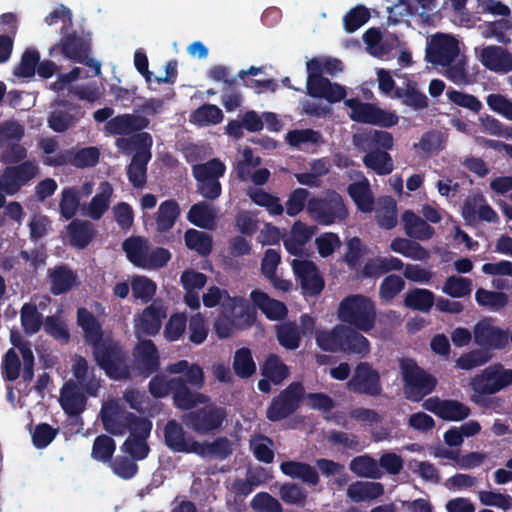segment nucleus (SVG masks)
<instances>
[{"mask_svg": "<svg viewBox=\"0 0 512 512\" xmlns=\"http://www.w3.org/2000/svg\"><path fill=\"white\" fill-rule=\"evenodd\" d=\"M442 292L452 298L470 296L472 292V280L462 276H449L443 284Z\"/></svg>", "mask_w": 512, "mask_h": 512, "instance_id": "bf43d9fd", "label": "nucleus"}, {"mask_svg": "<svg viewBox=\"0 0 512 512\" xmlns=\"http://www.w3.org/2000/svg\"><path fill=\"white\" fill-rule=\"evenodd\" d=\"M166 317V311L162 306L155 303L146 307L139 321L135 324L136 336L140 339L142 336H155L159 333L162 325V319Z\"/></svg>", "mask_w": 512, "mask_h": 512, "instance_id": "bb28decb", "label": "nucleus"}, {"mask_svg": "<svg viewBox=\"0 0 512 512\" xmlns=\"http://www.w3.org/2000/svg\"><path fill=\"white\" fill-rule=\"evenodd\" d=\"M38 174L39 167L29 160L15 166H8L0 178V191H4L7 195H14Z\"/></svg>", "mask_w": 512, "mask_h": 512, "instance_id": "f3484780", "label": "nucleus"}, {"mask_svg": "<svg viewBox=\"0 0 512 512\" xmlns=\"http://www.w3.org/2000/svg\"><path fill=\"white\" fill-rule=\"evenodd\" d=\"M349 469L359 477L371 479L382 477L378 462L367 454L354 457L349 464Z\"/></svg>", "mask_w": 512, "mask_h": 512, "instance_id": "de8ad7c7", "label": "nucleus"}, {"mask_svg": "<svg viewBox=\"0 0 512 512\" xmlns=\"http://www.w3.org/2000/svg\"><path fill=\"white\" fill-rule=\"evenodd\" d=\"M72 373L76 379L75 382L78 383L89 396L97 395L100 384L95 378L94 369L89 368L88 362L83 356L76 355L74 358Z\"/></svg>", "mask_w": 512, "mask_h": 512, "instance_id": "7c9ffc66", "label": "nucleus"}, {"mask_svg": "<svg viewBox=\"0 0 512 512\" xmlns=\"http://www.w3.org/2000/svg\"><path fill=\"white\" fill-rule=\"evenodd\" d=\"M131 374L142 378L156 375L160 369V355L157 346L150 339L139 340L132 350Z\"/></svg>", "mask_w": 512, "mask_h": 512, "instance_id": "f8f14e48", "label": "nucleus"}, {"mask_svg": "<svg viewBox=\"0 0 512 512\" xmlns=\"http://www.w3.org/2000/svg\"><path fill=\"white\" fill-rule=\"evenodd\" d=\"M305 389L301 382L290 383L275 396L266 410V417L272 422H278L292 415L304 397Z\"/></svg>", "mask_w": 512, "mask_h": 512, "instance_id": "9d476101", "label": "nucleus"}, {"mask_svg": "<svg viewBox=\"0 0 512 512\" xmlns=\"http://www.w3.org/2000/svg\"><path fill=\"white\" fill-rule=\"evenodd\" d=\"M309 216L319 225L330 226L348 217V209L342 196L332 190L324 197H312L307 203Z\"/></svg>", "mask_w": 512, "mask_h": 512, "instance_id": "0eeeda50", "label": "nucleus"}, {"mask_svg": "<svg viewBox=\"0 0 512 512\" xmlns=\"http://www.w3.org/2000/svg\"><path fill=\"white\" fill-rule=\"evenodd\" d=\"M261 375L272 381L274 385H280L290 375L289 367L277 354H269L260 367Z\"/></svg>", "mask_w": 512, "mask_h": 512, "instance_id": "58836bf2", "label": "nucleus"}, {"mask_svg": "<svg viewBox=\"0 0 512 512\" xmlns=\"http://www.w3.org/2000/svg\"><path fill=\"white\" fill-rule=\"evenodd\" d=\"M150 159L141 155H133L127 166V177L131 185L136 189H142L147 183V165Z\"/></svg>", "mask_w": 512, "mask_h": 512, "instance_id": "603ef678", "label": "nucleus"}, {"mask_svg": "<svg viewBox=\"0 0 512 512\" xmlns=\"http://www.w3.org/2000/svg\"><path fill=\"white\" fill-rule=\"evenodd\" d=\"M214 209L205 201L193 204L187 214L188 221L204 229L211 228L215 223Z\"/></svg>", "mask_w": 512, "mask_h": 512, "instance_id": "49530a36", "label": "nucleus"}, {"mask_svg": "<svg viewBox=\"0 0 512 512\" xmlns=\"http://www.w3.org/2000/svg\"><path fill=\"white\" fill-rule=\"evenodd\" d=\"M338 318L362 332L371 331L376 324L377 312L374 301L362 294H352L341 300Z\"/></svg>", "mask_w": 512, "mask_h": 512, "instance_id": "39448f33", "label": "nucleus"}, {"mask_svg": "<svg viewBox=\"0 0 512 512\" xmlns=\"http://www.w3.org/2000/svg\"><path fill=\"white\" fill-rule=\"evenodd\" d=\"M392 251L413 260L424 261L430 257L428 250L421 246L418 242L397 237L390 244Z\"/></svg>", "mask_w": 512, "mask_h": 512, "instance_id": "a18cd8bd", "label": "nucleus"}, {"mask_svg": "<svg viewBox=\"0 0 512 512\" xmlns=\"http://www.w3.org/2000/svg\"><path fill=\"white\" fill-rule=\"evenodd\" d=\"M39 61L40 54L36 49H26L21 56L20 63L14 69V75L19 78L33 77Z\"/></svg>", "mask_w": 512, "mask_h": 512, "instance_id": "69168bd1", "label": "nucleus"}, {"mask_svg": "<svg viewBox=\"0 0 512 512\" xmlns=\"http://www.w3.org/2000/svg\"><path fill=\"white\" fill-rule=\"evenodd\" d=\"M344 324H337L331 330H318L315 333L317 346L324 352L337 353L341 349Z\"/></svg>", "mask_w": 512, "mask_h": 512, "instance_id": "c03bdc74", "label": "nucleus"}, {"mask_svg": "<svg viewBox=\"0 0 512 512\" xmlns=\"http://www.w3.org/2000/svg\"><path fill=\"white\" fill-rule=\"evenodd\" d=\"M87 398L74 380H68L60 390L59 404L70 418L79 417L85 410Z\"/></svg>", "mask_w": 512, "mask_h": 512, "instance_id": "5701e85b", "label": "nucleus"}, {"mask_svg": "<svg viewBox=\"0 0 512 512\" xmlns=\"http://www.w3.org/2000/svg\"><path fill=\"white\" fill-rule=\"evenodd\" d=\"M403 267V261L397 257H377L368 260L364 264L362 275L367 278L378 277L390 271H399Z\"/></svg>", "mask_w": 512, "mask_h": 512, "instance_id": "c9c22d12", "label": "nucleus"}, {"mask_svg": "<svg viewBox=\"0 0 512 512\" xmlns=\"http://www.w3.org/2000/svg\"><path fill=\"white\" fill-rule=\"evenodd\" d=\"M232 367L236 376L241 379H248L256 373V363L252 352L247 347L236 350Z\"/></svg>", "mask_w": 512, "mask_h": 512, "instance_id": "09e8293b", "label": "nucleus"}, {"mask_svg": "<svg viewBox=\"0 0 512 512\" xmlns=\"http://www.w3.org/2000/svg\"><path fill=\"white\" fill-rule=\"evenodd\" d=\"M273 441L263 434H258L250 440V450L254 457L263 463L270 464L274 460V451L272 450Z\"/></svg>", "mask_w": 512, "mask_h": 512, "instance_id": "680f3d73", "label": "nucleus"}, {"mask_svg": "<svg viewBox=\"0 0 512 512\" xmlns=\"http://www.w3.org/2000/svg\"><path fill=\"white\" fill-rule=\"evenodd\" d=\"M347 192L359 211L368 213L373 210L374 198L367 180L349 184Z\"/></svg>", "mask_w": 512, "mask_h": 512, "instance_id": "37998d69", "label": "nucleus"}, {"mask_svg": "<svg viewBox=\"0 0 512 512\" xmlns=\"http://www.w3.org/2000/svg\"><path fill=\"white\" fill-rule=\"evenodd\" d=\"M49 291L54 296L66 294L78 285V275L67 264H59L47 271Z\"/></svg>", "mask_w": 512, "mask_h": 512, "instance_id": "393cba45", "label": "nucleus"}, {"mask_svg": "<svg viewBox=\"0 0 512 512\" xmlns=\"http://www.w3.org/2000/svg\"><path fill=\"white\" fill-rule=\"evenodd\" d=\"M435 303V295L432 291L425 288H413L410 289L404 297L405 307L428 313L432 309Z\"/></svg>", "mask_w": 512, "mask_h": 512, "instance_id": "a19ab883", "label": "nucleus"}, {"mask_svg": "<svg viewBox=\"0 0 512 512\" xmlns=\"http://www.w3.org/2000/svg\"><path fill=\"white\" fill-rule=\"evenodd\" d=\"M442 134L439 131L431 130L425 132L418 143L414 144V149L418 154L425 157L431 156L433 153L442 149Z\"/></svg>", "mask_w": 512, "mask_h": 512, "instance_id": "338daca9", "label": "nucleus"}, {"mask_svg": "<svg viewBox=\"0 0 512 512\" xmlns=\"http://www.w3.org/2000/svg\"><path fill=\"white\" fill-rule=\"evenodd\" d=\"M220 311L237 324V330L251 328L257 319L255 308L241 296L227 295L221 303Z\"/></svg>", "mask_w": 512, "mask_h": 512, "instance_id": "a211bd4d", "label": "nucleus"}, {"mask_svg": "<svg viewBox=\"0 0 512 512\" xmlns=\"http://www.w3.org/2000/svg\"><path fill=\"white\" fill-rule=\"evenodd\" d=\"M101 421L106 432L114 436L130 433L128 438L147 439L152 430V422L133 412L121 409L116 403L102 406Z\"/></svg>", "mask_w": 512, "mask_h": 512, "instance_id": "7ed1b4c3", "label": "nucleus"}, {"mask_svg": "<svg viewBox=\"0 0 512 512\" xmlns=\"http://www.w3.org/2000/svg\"><path fill=\"white\" fill-rule=\"evenodd\" d=\"M402 222L405 233L411 238L428 240L432 238L435 233L434 228L430 226L426 220L422 219L411 210H406L402 214Z\"/></svg>", "mask_w": 512, "mask_h": 512, "instance_id": "72a5a7b5", "label": "nucleus"}, {"mask_svg": "<svg viewBox=\"0 0 512 512\" xmlns=\"http://www.w3.org/2000/svg\"><path fill=\"white\" fill-rule=\"evenodd\" d=\"M384 494V486L380 482L356 481L347 488V496L353 502L371 501Z\"/></svg>", "mask_w": 512, "mask_h": 512, "instance_id": "f704fd0d", "label": "nucleus"}, {"mask_svg": "<svg viewBox=\"0 0 512 512\" xmlns=\"http://www.w3.org/2000/svg\"><path fill=\"white\" fill-rule=\"evenodd\" d=\"M511 384L512 369H506L501 363L492 364L471 380L470 385L473 391L471 401L488 408L494 399H488L487 396L494 395Z\"/></svg>", "mask_w": 512, "mask_h": 512, "instance_id": "20e7f679", "label": "nucleus"}, {"mask_svg": "<svg viewBox=\"0 0 512 512\" xmlns=\"http://www.w3.org/2000/svg\"><path fill=\"white\" fill-rule=\"evenodd\" d=\"M345 105L350 109L351 120L364 124L372 123L375 104L362 102L358 98H350L345 100Z\"/></svg>", "mask_w": 512, "mask_h": 512, "instance_id": "4d7b16f0", "label": "nucleus"}, {"mask_svg": "<svg viewBox=\"0 0 512 512\" xmlns=\"http://www.w3.org/2000/svg\"><path fill=\"white\" fill-rule=\"evenodd\" d=\"M291 266L304 295L315 297L321 294L325 282L313 261L294 259Z\"/></svg>", "mask_w": 512, "mask_h": 512, "instance_id": "6ab92c4d", "label": "nucleus"}, {"mask_svg": "<svg viewBox=\"0 0 512 512\" xmlns=\"http://www.w3.org/2000/svg\"><path fill=\"white\" fill-rule=\"evenodd\" d=\"M194 454L202 458H216L224 460L232 454L230 441L226 437H218L212 442H199Z\"/></svg>", "mask_w": 512, "mask_h": 512, "instance_id": "79ce46f5", "label": "nucleus"}, {"mask_svg": "<svg viewBox=\"0 0 512 512\" xmlns=\"http://www.w3.org/2000/svg\"><path fill=\"white\" fill-rule=\"evenodd\" d=\"M393 96L400 100L402 105L415 111L424 110L429 106L428 97L418 89V84L415 81L408 78L403 86L395 89Z\"/></svg>", "mask_w": 512, "mask_h": 512, "instance_id": "c756f323", "label": "nucleus"}, {"mask_svg": "<svg viewBox=\"0 0 512 512\" xmlns=\"http://www.w3.org/2000/svg\"><path fill=\"white\" fill-rule=\"evenodd\" d=\"M458 54V41L452 36L439 33L427 43L425 60L433 65L447 66Z\"/></svg>", "mask_w": 512, "mask_h": 512, "instance_id": "dca6fc26", "label": "nucleus"}, {"mask_svg": "<svg viewBox=\"0 0 512 512\" xmlns=\"http://www.w3.org/2000/svg\"><path fill=\"white\" fill-rule=\"evenodd\" d=\"M149 124L150 120L145 116L125 113L110 118L104 129L110 135L123 136L136 134L148 128Z\"/></svg>", "mask_w": 512, "mask_h": 512, "instance_id": "b1692460", "label": "nucleus"}, {"mask_svg": "<svg viewBox=\"0 0 512 512\" xmlns=\"http://www.w3.org/2000/svg\"><path fill=\"white\" fill-rule=\"evenodd\" d=\"M461 215L466 224L472 225L477 221L498 224L499 216L496 211L486 202L481 193L469 195L461 207Z\"/></svg>", "mask_w": 512, "mask_h": 512, "instance_id": "aec40b11", "label": "nucleus"}, {"mask_svg": "<svg viewBox=\"0 0 512 512\" xmlns=\"http://www.w3.org/2000/svg\"><path fill=\"white\" fill-rule=\"evenodd\" d=\"M370 11L364 5L350 9L343 17V26L347 33H353L366 24L370 19Z\"/></svg>", "mask_w": 512, "mask_h": 512, "instance_id": "e2e57ef3", "label": "nucleus"}, {"mask_svg": "<svg viewBox=\"0 0 512 512\" xmlns=\"http://www.w3.org/2000/svg\"><path fill=\"white\" fill-rule=\"evenodd\" d=\"M122 248L125 251L127 258L136 266L144 267L147 251L142 238L130 237L124 240Z\"/></svg>", "mask_w": 512, "mask_h": 512, "instance_id": "0e129e2a", "label": "nucleus"}, {"mask_svg": "<svg viewBox=\"0 0 512 512\" xmlns=\"http://www.w3.org/2000/svg\"><path fill=\"white\" fill-rule=\"evenodd\" d=\"M57 48H60L62 54L66 58L92 68L93 76L100 75V63L95 59L89 57V44L82 37H79L75 31H72L68 34H64L60 42L56 44L54 47H52V49L50 50V54H52V52Z\"/></svg>", "mask_w": 512, "mask_h": 512, "instance_id": "9b49d317", "label": "nucleus"}, {"mask_svg": "<svg viewBox=\"0 0 512 512\" xmlns=\"http://www.w3.org/2000/svg\"><path fill=\"white\" fill-rule=\"evenodd\" d=\"M346 385L350 392L371 397L381 395L383 390L379 372L368 362H359L356 365Z\"/></svg>", "mask_w": 512, "mask_h": 512, "instance_id": "ddd939ff", "label": "nucleus"}, {"mask_svg": "<svg viewBox=\"0 0 512 512\" xmlns=\"http://www.w3.org/2000/svg\"><path fill=\"white\" fill-rule=\"evenodd\" d=\"M399 368L407 400L420 402L435 390L438 383L436 377L421 368L414 359L402 358Z\"/></svg>", "mask_w": 512, "mask_h": 512, "instance_id": "423d86ee", "label": "nucleus"}, {"mask_svg": "<svg viewBox=\"0 0 512 512\" xmlns=\"http://www.w3.org/2000/svg\"><path fill=\"white\" fill-rule=\"evenodd\" d=\"M77 324L81 327L86 343L92 347L96 364L115 381L132 380L128 352L119 341L103 338L101 323L87 308L77 310Z\"/></svg>", "mask_w": 512, "mask_h": 512, "instance_id": "f03ea898", "label": "nucleus"}, {"mask_svg": "<svg viewBox=\"0 0 512 512\" xmlns=\"http://www.w3.org/2000/svg\"><path fill=\"white\" fill-rule=\"evenodd\" d=\"M226 165L219 158H212L192 166V176L196 181V191L204 199L214 201L222 194L220 178L225 175Z\"/></svg>", "mask_w": 512, "mask_h": 512, "instance_id": "6e6552de", "label": "nucleus"}, {"mask_svg": "<svg viewBox=\"0 0 512 512\" xmlns=\"http://www.w3.org/2000/svg\"><path fill=\"white\" fill-rule=\"evenodd\" d=\"M253 307L259 309L270 321H280L287 317L288 308L284 302L271 298L267 293L254 289L250 293Z\"/></svg>", "mask_w": 512, "mask_h": 512, "instance_id": "a878e982", "label": "nucleus"}, {"mask_svg": "<svg viewBox=\"0 0 512 512\" xmlns=\"http://www.w3.org/2000/svg\"><path fill=\"white\" fill-rule=\"evenodd\" d=\"M165 370L176 376L154 375L148 383V391L153 398L171 396L173 406L182 411L192 410L209 401V397L200 392L205 385V374L200 365L179 360L169 363Z\"/></svg>", "mask_w": 512, "mask_h": 512, "instance_id": "f257e3e1", "label": "nucleus"}, {"mask_svg": "<svg viewBox=\"0 0 512 512\" xmlns=\"http://www.w3.org/2000/svg\"><path fill=\"white\" fill-rule=\"evenodd\" d=\"M473 338L481 350H502L509 343L508 330L492 324L491 318L478 321L473 328Z\"/></svg>", "mask_w": 512, "mask_h": 512, "instance_id": "2eb2a0df", "label": "nucleus"}, {"mask_svg": "<svg viewBox=\"0 0 512 512\" xmlns=\"http://www.w3.org/2000/svg\"><path fill=\"white\" fill-rule=\"evenodd\" d=\"M112 194V185L108 181L101 182L99 185V192L92 197L87 207V215L92 220H100L107 212L110 206Z\"/></svg>", "mask_w": 512, "mask_h": 512, "instance_id": "e433bc0d", "label": "nucleus"}, {"mask_svg": "<svg viewBox=\"0 0 512 512\" xmlns=\"http://www.w3.org/2000/svg\"><path fill=\"white\" fill-rule=\"evenodd\" d=\"M67 234L71 246L84 249L92 242L96 231L90 221L73 219L67 226Z\"/></svg>", "mask_w": 512, "mask_h": 512, "instance_id": "473e14b6", "label": "nucleus"}, {"mask_svg": "<svg viewBox=\"0 0 512 512\" xmlns=\"http://www.w3.org/2000/svg\"><path fill=\"white\" fill-rule=\"evenodd\" d=\"M116 450V443L108 435L101 434L94 439L91 451V457L99 462H111Z\"/></svg>", "mask_w": 512, "mask_h": 512, "instance_id": "13d9d810", "label": "nucleus"}, {"mask_svg": "<svg viewBox=\"0 0 512 512\" xmlns=\"http://www.w3.org/2000/svg\"><path fill=\"white\" fill-rule=\"evenodd\" d=\"M227 417L226 409L217 405H205L182 416V422L198 434H208L221 428Z\"/></svg>", "mask_w": 512, "mask_h": 512, "instance_id": "1a4fd4ad", "label": "nucleus"}, {"mask_svg": "<svg viewBox=\"0 0 512 512\" xmlns=\"http://www.w3.org/2000/svg\"><path fill=\"white\" fill-rule=\"evenodd\" d=\"M99 157L98 148L89 146L76 152L66 150L58 153L55 157L47 156L44 163L53 167L71 164L76 168H88L94 167L99 162Z\"/></svg>", "mask_w": 512, "mask_h": 512, "instance_id": "412c9836", "label": "nucleus"}, {"mask_svg": "<svg viewBox=\"0 0 512 512\" xmlns=\"http://www.w3.org/2000/svg\"><path fill=\"white\" fill-rule=\"evenodd\" d=\"M404 288V279L397 274H390L380 283L378 295L382 302L390 303Z\"/></svg>", "mask_w": 512, "mask_h": 512, "instance_id": "052dcab7", "label": "nucleus"}, {"mask_svg": "<svg viewBox=\"0 0 512 512\" xmlns=\"http://www.w3.org/2000/svg\"><path fill=\"white\" fill-rule=\"evenodd\" d=\"M278 343L287 350H296L301 344V332L295 322H285L276 326Z\"/></svg>", "mask_w": 512, "mask_h": 512, "instance_id": "8fccbe9b", "label": "nucleus"}, {"mask_svg": "<svg viewBox=\"0 0 512 512\" xmlns=\"http://www.w3.org/2000/svg\"><path fill=\"white\" fill-rule=\"evenodd\" d=\"M131 290L135 299L148 303L156 293V283L146 276H135L131 280Z\"/></svg>", "mask_w": 512, "mask_h": 512, "instance_id": "774afa93", "label": "nucleus"}, {"mask_svg": "<svg viewBox=\"0 0 512 512\" xmlns=\"http://www.w3.org/2000/svg\"><path fill=\"white\" fill-rule=\"evenodd\" d=\"M164 443L173 452L193 453L198 448V441L188 434L181 423L175 419L168 420L163 429Z\"/></svg>", "mask_w": 512, "mask_h": 512, "instance_id": "4be33fe9", "label": "nucleus"}, {"mask_svg": "<svg viewBox=\"0 0 512 512\" xmlns=\"http://www.w3.org/2000/svg\"><path fill=\"white\" fill-rule=\"evenodd\" d=\"M363 164L377 175H388L394 170V162L391 155L381 149H371L363 157Z\"/></svg>", "mask_w": 512, "mask_h": 512, "instance_id": "4c0bfd02", "label": "nucleus"}, {"mask_svg": "<svg viewBox=\"0 0 512 512\" xmlns=\"http://www.w3.org/2000/svg\"><path fill=\"white\" fill-rule=\"evenodd\" d=\"M475 300L481 307L499 311L508 304L509 298L504 292L490 291L480 287L475 292Z\"/></svg>", "mask_w": 512, "mask_h": 512, "instance_id": "864d4df0", "label": "nucleus"}, {"mask_svg": "<svg viewBox=\"0 0 512 512\" xmlns=\"http://www.w3.org/2000/svg\"><path fill=\"white\" fill-rule=\"evenodd\" d=\"M222 110L214 104H203L193 111L191 121L199 126L219 124L223 120Z\"/></svg>", "mask_w": 512, "mask_h": 512, "instance_id": "6e6d98bb", "label": "nucleus"}, {"mask_svg": "<svg viewBox=\"0 0 512 512\" xmlns=\"http://www.w3.org/2000/svg\"><path fill=\"white\" fill-rule=\"evenodd\" d=\"M361 331L345 325L342 335L340 353L355 356L359 359L367 357L371 346L369 340L360 333Z\"/></svg>", "mask_w": 512, "mask_h": 512, "instance_id": "cd10ccee", "label": "nucleus"}, {"mask_svg": "<svg viewBox=\"0 0 512 512\" xmlns=\"http://www.w3.org/2000/svg\"><path fill=\"white\" fill-rule=\"evenodd\" d=\"M180 215V206L178 202L174 199H168L163 201L156 213V227L157 231L160 233H166L171 230L177 218Z\"/></svg>", "mask_w": 512, "mask_h": 512, "instance_id": "ea45409f", "label": "nucleus"}, {"mask_svg": "<svg viewBox=\"0 0 512 512\" xmlns=\"http://www.w3.org/2000/svg\"><path fill=\"white\" fill-rule=\"evenodd\" d=\"M280 470L284 475L292 479H299L309 486L319 484V474L316 468L308 463L289 460L281 463Z\"/></svg>", "mask_w": 512, "mask_h": 512, "instance_id": "2f4dec72", "label": "nucleus"}, {"mask_svg": "<svg viewBox=\"0 0 512 512\" xmlns=\"http://www.w3.org/2000/svg\"><path fill=\"white\" fill-rule=\"evenodd\" d=\"M21 325L27 335H33L40 331L43 325L42 314L33 303H25L20 310Z\"/></svg>", "mask_w": 512, "mask_h": 512, "instance_id": "5fc2aeb1", "label": "nucleus"}, {"mask_svg": "<svg viewBox=\"0 0 512 512\" xmlns=\"http://www.w3.org/2000/svg\"><path fill=\"white\" fill-rule=\"evenodd\" d=\"M85 112L78 103L69 100H56L47 117L48 127L56 133H64L74 128Z\"/></svg>", "mask_w": 512, "mask_h": 512, "instance_id": "4468645a", "label": "nucleus"}, {"mask_svg": "<svg viewBox=\"0 0 512 512\" xmlns=\"http://www.w3.org/2000/svg\"><path fill=\"white\" fill-rule=\"evenodd\" d=\"M184 240L188 249L197 252L201 256H208L212 251V237L205 232L188 229L184 234Z\"/></svg>", "mask_w": 512, "mask_h": 512, "instance_id": "3c124183", "label": "nucleus"}, {"mask_svg": "<svg viewBox=\"0 0 512 512\" xmlns=\"http://www.w3.org/2000/svg\"><path fill=\"white\" fill-rule=\"evenodd\" d=\"M481 63L494 72L508 73L512 71V54L500 46H488L482 49Z\"/></svg>", "mask_w": 512, "mask_h": 512, "instance_id": "c85d7f7f", "label": "nucleus"}]
</instances>
